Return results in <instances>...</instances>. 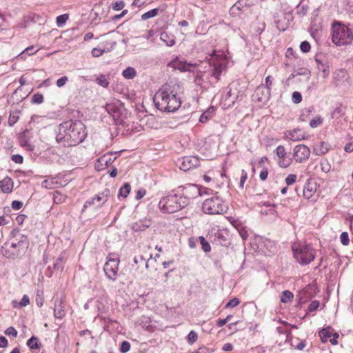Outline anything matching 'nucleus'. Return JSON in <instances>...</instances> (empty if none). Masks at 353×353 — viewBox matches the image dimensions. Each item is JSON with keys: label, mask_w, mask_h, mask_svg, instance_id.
Segmentation results:
<instances>
[{"label": "nucleus", "mask_w": 353, "mask_h": 353, "mask_svg": "<svg viewBox=\"0 0 353 353\" xmlns=\"http://www.w3.org/2000/svg\"><path fill=\"white\" fill-rule=\"evenodd\" d=\"M85 137V128L81 121H67L59 125L56 140L65 147H71L81 143Z\"/></svg>", "instance_id": "1"}, {"label": "nucleus", "mask_w": 353, "mask_h": 353, "mask_svg": "<svg viewBox=\"0 0 353 353\" xmlns=\"http://www.w3.org/2000/svg\"><path fill=\"white\" fill-rule=\"evenodd\" d=\"M157 108L163 112H174L176 111L181 105V101L177 96L175 88L170 85H165L154 98Z\"/></svg>", "instance_id": "2"}, {"label": "nucleus", "mask_w": 353, "mask_h": 353, "mask_svg": "<svg viewBox=\"0 0 353 353\" xmlns=\"http://www.w3.org/2000/svg\"><path fill=\"white\" fill-rule=\"evenodd\" d=\"M332 41L337 46H347L353 41V33L345 24L334 21L332 25Z\"/></svg>", "instance_id": "3"}, {"label": "nucleus", "mask_w": 353, "mask_h": 353, "mask_svg": "<svg viewBox=\"0 0 353 353\" xmlns=\"http://www.w3.org/2000/svg\"><path fill=\"white\" fill-rule=\"evenodd\" d=\"M293 256L301 265H307L316 257V251L310 244L294 243L292 245Z\"/></svg>", "instance_id": "4"}, {"label": "nucleus", "mask_w": 353, "mask_h": 353, "mask_svg": "<svg viewBox=\"0 0 353 353\" xmlns=\"http://www.w3.org/2000/svg\"><path fill=\"white\" fill-rule=\"evenodd\" d=\"M185 206V199L177 194H169L161 199L160 210L163 213H174Z\"/></svg>", "instance_id": "5"}, {"label": "nucleus", "mask_w": 353, "mask_h": 353, "mask_svg": "<svg viewBox=\"0 0 353 353\" xmlns=\"http://www.w3.org/2000/svg\"><path fill=\"white\" fill-rule=\"evenodd\" d=\"M228 58L223 51H214L208 59V63L213 68L212 75L219 80L223 71L225 70L228 65Z\"/></svg>", "instance_id": "6"}, {"label": "nucleus", "mask_w": 353, "mask_h": 353, "mask_svg": "<svg viewBox=\"0 0 353 353\" xmlns=\"http://www.w3.org/2000/svg\"><path fill=\"white\" fill-rule=\"evenodd\" d=\"M223 201L218 196L207 199L202 205L203 212L209 214H220L225 212Z\"/></svg>", "instance_id": "7"}, {"label": "nucleus", "mask_w": 353, "mask_h": 353, "mask_svg": "<svg viewBox=\"0 0 353 353\" xmlns=\"http://www.w3.org/2000/svg\"><path fill=\"white\" fill-rule=\"evenodd\" d=\"M119 262V257L117 254L110 253L108 255L107 261L104 265L103 270L109 279L112 281L117 279Z\"/></svg>", "instance_id": "8"}, {"label": "nucleus", "mask_w": 353, "mask_h": 353, "mask_svg": "<svg viewBox=\"0 0 353 353\" xmlns=\"http://www.w3.org/2000/svg\"><path fill=\"white\" fill-rule=\"evenodd\" d=\"M239 83L233 82L229 85V90L227 97L231 105H234L236 101L241 100L244 97V91L239 89Z\"/></svg>", "instance_id": "9"}, {"label": "nucleus", "mask_w": 353, "mask_h": 353, "mask_svg": "<svg viewBox=\"0 0 353 353\" xmlns=\"http://www.w3.org/2000/svg\"><path fill=\"white\" fill-rule=\"evenodd\" d=\"M310 152V149L307 145L299 144L294 147L293 157L296 162L302 163L309 159Z\"/></svg>", "instance_id": "10"}, {"label": "nucleus", "mask_w": 353, "mask_h": 353, "mask_svg": "<svg viewBox=\"0 0 353 353\" xmlns=\"http://www.w3.org/2000/svg\"><path fill=\"white\" fill-rule=\"evenodd\" d=\"M109 193L110 191L108 190H105L104 192L95 195L90 200L85 202L83 208H86L91 205H94L96 207L102 206L108 200Z\"/></svg>", "instance_id": "11"}, {"label": "nucleus", "mask_w": 353, "mask_h": 353, "mask_svg": "<svg viewBox=\"0 0 353 353\" xmlns=\"http://www.w3.org/2000/svg\"><path fill=\"white\" fill-rule=\"evenodd\" d=\"M121 108L122 103L117 99L112 100L110 102L106 103L105 107L108 113L111 115L114 120L119 119Z\"/></svg>", "instance_id": "12"}, {"label": "nucleus", "mask_w": 353, "mask_h": 353, "mask_svg": "<svg viewBox=\"0 0 353 353\" xmlns=\"http://www.w3.org/2000/svg\"><path fill=\"white\" fill-rule=\"evenodd\" d=\"M116 159L117 157L113 153H106L98 159L94 167L97 170H103L110 166Z\"/></svg>", "instance_id": "13"}, {"label": "nucleus", "mask_w": 353, "mask_h": 353, "mask_svg": "<svg viewBox=\"0 0 353 353\" xmlns=\"http://www.w3.org/2000/svg\"><path fill=\"white\" fill-rule=\"evenodd\" d=\"M219 176L223 177L225 176V173L219 169V167L211 166L209 169L204 172L203 178L205 182L210 183L211 181H217Z\"/></svg>", "instance_id": "14"}, {"label": "nucleus", "mask_w": 353, "mask_h": 353, "mask_svg": "<svg viewBox=\"0 0 353 353\" xmlns=\"http://www.w3.org/2000/svg\"><path fill=\"white\" fill-rule=\"evenodd\" d=\"M317 188L318 184L315 180L307 179L303 186V196L306 199H312L315 195Z\"/></svg>", "instance_id": "15"}, {"label": "nucleus", "mask_w": 353, "mask_h": 353, "mask_svg": "<svg viewBox=\"0 0 353 353\" xmlns=\"http://www.w3.org/2000/svg\"><path fill=\"white\" fill-rule=\"evenodd\" d=\"M168 65L171 68L181 72L191 71V68H195L199 65L197 63H191L181 61L178 58L170 61Z\"/></svg>", "instance_id": "16"}, {"label": "nucleus", "mask_w": 353, "mask_h": 353, "mask_svg": "<svg viewBox=\"0 0 353 353\" xmlns=\"http://www.w3.org/2000/svg\"><path fill=\"white\" fill-rule=\"evenodd\" d=\"M183 197L185 199V205L188 199L198 196L200 194L199 188L194 184H187L183 187Z\"/></svg>", "instance_id": "17"}, {"label": "nucleus", "mask_w": 353, "mask_h": 353, "mask_svg": "<svg viewBox=\"0 0 353 353\" xmlns=\"http://www.w3.org/2000/svg\"><path fill=\"white\" fill-rule=\"evenodd\" d=\"M32 136L29 130L23 131L19 139V143L21 147L28 151H33L34 145L31 141Z\"/></svg>", "instance_id": "18"}, {"label": "nucleus", "mask_w": 353, "mask_h": 353, "mask_svg": "<svg viewBox=\"0 0 353 353\" xmlns=\"http://www.w3.org/2000/svg\"><path fill=\"white\" fill-rule=\"evenodd\" d=\"M285 136L288 139L292 141H299L307 139V134L300 128L289 130L286 132Z\"/></svg>", "instance_id": "19"}, {"label": "nucleus", "mask_w": 353, "mask_h": 353, "mask_svg": "<svg viewBox=\"0 0 353 353\" xmlns=\"http://www.w3.org/2000/svg\"><path fill=\"white\" fill-rule=\"evenodd\" d=\"M276 156L279 157L278 164L281 168H288L291 164L290 159H287L284 146L279 145L276 149Z\"/></svg>", "instance_id": "20"}, {"label": "nucleus", "mask_w": 353, "mask_h": 353, "mask_svg": "<svg viewBox=\"0 0 353 353\" xmlns=\"http://www.w3.org/2000/svg\"><path fill=\"white\" fill-rule=\"evenodd\" d=\"M63 186L60 177L49 176L41 182V187L46 189H55Z\"/></svg>", "instance_id": "21"}, {"label": "nucleus", "mask_w": 353, "mask_h": 353, "mask_svg": "<svg viewBox=\"0 0 353 353\" xmlns=\"http://www.w3.org/2000/svg\"><path fill=\"white\" fill-rule=\"evenodd\" d=\"M199 165V159L194 156L186 157L183 159L181 169L188 170Z\"/></svg>", "instance_id": "22"}, {"label": "nucleus", "mask_w": 353, "mask_h": 353, "mask_svg": "<svg viewBox=\"0 0 353 353\" xmlns=\"http://www.w3.org/2000/svg\"><path fill=\"white\" fill-rule=\"evenodd\" d=\"M330 145L325 141L316 143L313 147V154L317 156H322L329 152Z\"/></svg>", "instance_id": "23"}, {"label": "nucleus", "mask_w": 353, "mask_h": 353, "mask_svg": "<svg viewBox=\"0 0 353 353\" xmlns=\"http://www.w3.org/2000/svg\"><path fill=\"white\" fill-rule=\"evenodd\" d=\"M66 314L65 302L61 299L58 303L55 304L54 307V316L56 319H61Z\"/></svg>", "instance_id": "24"}, {"label": "nucleus", "mask_w": 353, "mask_h": 353, "mask_svg": "<svg viewBox=\"0 0 353 353\" xmlns=\"http://www.w3.org/2000/svg\"><path fill=\"white\" fill-rule=\"evenodd\" d=\"M13 181L10 177H6L0 181V188L3 193H10L13 190Z\"/></svg>", "instance_id": "25"}, {"label": "nucleus", "mask_w": 353, "mask_h": 353, "mask_svg": "<svg viewBox=\"0 0 353 353\" xmlns=\"http://www.w3.org/2000/svg\"><path fill=\"white\" fill-rule=\"evenodd\" d=\"M334 332L333 330L328 327L321 330L319 332V336L323 343H326L330 338H331Z\"/></svg>", "instance_id": "26"}, {"label": "nucleus", "mask_w": 353, "mask_h": 353, "mask_svg": "<svg viewBox=\"0 0 353 353\" xmlns=\"http://www.w3.org/2000/svg\"><path fill=\"white\" fill-rule=\"evenodd\" d=\"M160 39L168 46H173L175 44V39H174V36L170 35L166 32H161Z\"/></svg>", "instance_id": "27"}, {"label": "nucleus", "mask_w": 353, "mask_h": 353, "mask_svg": "<svg viewBox=\"0 0 353 353\" xmlns=\"http://www.w3.org/2000/svg\"><path fill=\"white\" fill-rule=\"evenodd\" d=\"M12 304V307L14 308H21L30 304V299L27 294H24L19 302L13 301Z\"/></svg>", "instance_id": "28"}, {"label": "nucleus", "mask_w": 353, "mask_h": 353, "mask_svg": "<svg viewBox=\"0 0 353 353\" xmlns=\"http://www.w3.org/2000/svg\"><path fill=\"white\" fill-rule=\"evenodd\" d=\"M265 83H266V85L265 87L266 88V93L263 95V97L259 98V101H261V102L266 101L269 99L270 92V86L272 85V81H271L270 76H268L265 78Z\"/></svg>", "instance_id": "29"}, {"label": "nucleus", "mask_w": 353, "mask_h": 353, "mask_svg": "<svg viewBox=\"0 0 353 353\" xmlns=\"http://www.w3.org/2000/svg\"><path fill=\"white\" fill-rule=\"evenodd\" d=\"M318 63V70L321 72L322 77L327 78L330 74V67L327 63H322L319 60H316Z\"/></svg>", "instance_id": "30"}, {"label": "nucleus", "mask_w": 353, "mask_h": 353, "mask_svg": "<svg viewBox=\"0 0 353 353\" xmlns=\"http://www.w3.org/2000/svg\"><path fill=\"white\" fill-rule=\"evenodd\" d=\"M67 196L59 191H54L53 193V201L56 204H61L65 202Z\"/></svg>", "instance_id": "31"}, {"label": "nucleus", "mask_w": 353, "mask_h": 353, "mask_svg": "<svg viewBox=\"0 0 353 353\" xmlns=\"http://www.w3.org/2000/svg\"><path fill=\"white\" fill-rule=\"evenodd\" d=\"M214 113V109L213 108H209L207 111L204 112L199 118V121L202 123H206L213 116Z\"/></svg>", "instance_id": "32"}, {"label": "nucleus", "mask_w": 353, "mask_h": 353, "mask_svg": "<svg viewBox=\"0 0 353 353\" xmlns=\"http://www.w3.org/2000/svg\"><path fill=\"white\" fill-rule=\"evenodd\" d=\"M27 345L30 350H39L41 347V344L39 343L38 339L35 336H32L28 340Z\"/></svg>", "instance_id": "33"}, {"label": "nucleus", "mask_w": 353, "mask_h": 353, "mask_svg": "<svg viewBox=\"0 0 353 353\" xmlns=\"http://www.w3.org/2000/svg\"><path fill=\"white\" fill-rule=\"evenodd\" d=\"M131 187L128 183H125L119 191V196L126 198L130 192Z\"/></svg>", "instance_id": "34"}, {"label": "nucleus", "mask_w": 353, "mask_h": 353, "mask_svg": "<svg viewBox=\"0 0 353 353\" xmlns=\"http://www.w3.org/2000/svg\"><path fill=\"white\" fill-rule=\"evenodd\" d=\"M123 76L128 79H132L136 76V70L132 67H128L123 71Z\"/></svg>", "instance_id": "35"}, {"label": "nucleus", "mask_w": 353, "mask_h": 353, "mask_svg": "<svg viewBox=\"0 0 353 353\" xmlns=\"http://www.w3.org/2000/svg\"><path fill=\"white\" fill-rule=\"evenodd\" d=\"M293 298H294V295L291 292H290L288 290H285L282 293L281 301L282 303H289L292 301Z\"/></svg>", "instance_id": "36"}, {"label": "nucleus", "mask_w": 353, "mask_h": 353, "mask_svg": "<svg viewBox=\"0 0 353 353\" xmlns=\"http://www.w3.org/2000/svg\"><path fill=\"white\" fill-rule=\"evenodd\" d=\"M158 13H159V9H157V8L150 10V11H148L141 15V19L146 20L150 18L154 17L158 14Z\"/></svg>", "instance_id": "37"}, {"label": "nucleus", "mask_w": 353, "mask_h": 353, "mask_svg": "<svg viewBox=\"0 0 353 353\" xmlns=\"http://www.w3.org/2000/svg\"><path fill=\"white\" fill-rule=\"evenodd\" d=\"M69 19L68 14H63L59 15L56 19L57 25L58 27H62Z\"/></svg>", "instance_id": "38"}, {"label": "nucleus", "mask_w": 353, "mask_h": 353, "mask_svg": "<svg viewBox=\"0 0 353 353\" xmlns=\"http://www.w3.org/2000/svg\"><path fill=\"white\" fill-rule=\"evenodd\" d=\"M97 83L104 87V88H107L109 85V81L107 79V78L105 77V75L103 74H101L99 75L97 78Z\"/></svg>", "instance_id": "39"}, {"label": "nucleus", "mask_w": 353, "mask_h": 353, "mask_svg": "<svg viewBox=\"0 0 353 353\" xmlns=\"http://www.w3.org/2000/svg\"><path fill=\"white\" fill-rule=\"evenodd\" d=\"M197 339H198L197 333L194 330L190 331L187 337L188 343L189 344L192 345L194 343H195L197 341Z\"/></svg>", "instance_id": "40"}, {"label": "nucleus", "mask_w": 353, "mask_h": 353, "mask_svg": "<svg viewBox=\"0 0 353 353\" xmlns=\"http://www.w3.org/2000/svg\"><path fill=\"white\" fill-rule=\"evenodd\" d=\"M266 93V88L265 85H261L257 87L255 91V97L259 101V97H263V95Z\"/></svg>", "instance_id": "41"}, {"label": "nucleus", "mask_w": 353, "mask_h": 353, "mask_svg": "<svg viewBox=\"0 0 353 353\" xmlns=\"http://www.w3.org/2000/svg\"><path fill=\"white\" fill-rule=\"evenodd\" d=\"M199 241L202 245V249L204 252H208L210 251L211 247L209 243L205 239L203 236H199Z\"/></svg>", "instance_id": "42"}, {"label": "nucleus", "mask_w": 353, "mask_h": 353, "mask_svg": "<svg viewBox=\"0 0 353 353\" xmlns=\"http://www.w3.org/2000/svg\"><path fill=\"white\" fill-rule=\"evenodd\" d=\"M320 167L322 172L324 173H328L331 169V165L327 160L321 161Z\"/></svg>", "instance_id": "43"}, {"label": "nucleus", "mask_w": 353, "mask_h": 353, "mask_svg": "<svg viewBox=\"0 0 353 353\" xmlns=\"http://www.w3.org/2000/svg\"><path fill=\"white\" fill-rule=\"evenodd\" d=\"M340 241L342 243V245L347 246L350 243V239H349V235L348 233L346 232H343L341 233L340 236Z\"/></svg>", "instance_id": "44"}, {"label": "nucleus", "mask_w": 353, "mask_h": 353, "mask_svg": "<svg viewBox=\"0 0 353 353\" xmlns=\"http://www.w3.org/2000/svg\"><path fill=\"white\" fill-rule=\"evenodd\" d=\"M323 123V119L321 117H316L314 119H312L310 122V125L311 128H316L321 125Z\"/></svg>", "instance_id": "45"}, {"label": "nucleus", "mask_w": 353, "mask_h": 353, "mask_svg": "<svg viewBox=\"0 0 353 353\" xmlns=\"http://www.w3.org/2000/svg\"><path fill=\"white\" fill-rule=\"evenodd\" d=\"M32 103L40 104L43 101V96L40 93L34 94L31 100Z\"/></svg>", "instance_id": "46"}, {"label": "nucleus", "mask_w": 353, "mask_h": 353, "mask_svg": "<svg viewBox=\"0 0 353 353\" xmlns=\"http://www.w3.org/2000/svg\"><path fill=\"white\" fill-rule=\"evenodd\" d=\"M240 304V300L238 298H234L228 302L225 306V308H233Z\"/></svg>", "instance_id": "47"}, {"label": "nucleus", "mask_w": 353, "mask_h": 353, "mask_svg": "<svg viewBox=\"0 0 353 353\" xmlns=\"http://www.w3.org/2000/svg\"><path fill=\"white\" fill-rule=\"evenodd\" d=\"M125 6V3L123 1H116L112 4V9L115 11L121 10Z\"/></svg>", "instance_id": "48"}, {"label": "nucleus", "mask_w": 353, "mask_h": 353, "mask_svg": "<svg viewBox=\"0 0 353 353\" xmlns=\"http://www.w3.org/2000/svg\"><path fill=\"white\" fill-rule=\"evenodd\" d=\"M248 179V174L247 172L244 170H241V179H240V188H244V183Z\"/></svg>", "instance_id": "49"}, {"label": "nucleus", "mask_w": 353, "mask_h": 353, "mask_svg": "<svg viewBox=\"0 0 353 353\" xmlns=\"http://www.w3.org/2000/svg\"><path fill=\"white\" fill-rule=\"evenodd\" d=\"M296 179H297V176L296 174H289L285 178V183H286L287 185H292L293 183H294Z\"/></svg>", "instance_id": "50"}, {"label": "nucleus", "mask_w": 353, "mask_h": 353, "mask_svg": "<svg viewBox=\"0 0 353 353\" xmlns=\"http://www.w3.org/2000/svg\"><path fill=\"white\" fill-rule=\"evenodd\" d=\"M310 44L309 43V42L305 41H303L301 42V45H300V49L303 52H308L310 50Z\"/></svg>", "instance_id": "51"}, {"label": "nucleus", "mask_w": 353, "mask_h": 353, "mask_svg": "<svg viewBox=\"0 0 353 353\" xmlns=\"http://www.w3.org/2000/svg\"><path fill=\"white\" fill-rule=\"evenodd\" d=\"M130 349V344L129 342L125 341H123L121 345V347H120V351L122 353H126L128 352Z\"/></svg>", "instance_id": "52"}, {"label": "nucleus", "mask_w": 353, "mask_h": 353, "mask_svg": "<svg viewBox=\"0 0 353 353\" xmlns=\"http://www.w3.org/2000/svg\"><path fill=\"white\" fill-rule=\"evenodd\" d=\"M292 99L294 103H299L302 101L301 94L297 91H295L292 94Z\"/></svg>", "instance_id": "53"}, {"label": "nucleus", "mask_w": 353, "mask_h": 353, "mask_svg": "<svg viewBox=\"0 0 353 353\" xmlns=\"http://www.w3.org/2000/svg\"><path fill=\"white\" fill-rule=\"evenodd\" d=\"M5 334L12 337H17L18 332L14 327L10 326L6 330Z\"/></svg>", "instance_id": "54"}, {"label": "nucleus", "mask_w": 353, "mask_h": 353, "mask_svg": "<svg viewBox=\"0 0 353 353\" xmlns=\"http://www.w3.org/2000/svg\"><path fill=\"white\" fill-rule=\"evenodd\" d=\"M11 159L12 161H14L15 163H17V164H22L23 162V158L20 154L12 155Z\"/></svg>", "instance_id": "55"}, {"label": "nucleus", "mask_w": 353, "mask_h": 353, "mask_svg": "<svg viewBox=\"0 0 353 353\" xmlns=\"http://www.w3.org/2000/svg\"><path fill=\"white\" fill-rule=\"evenodd\" d=\"M39 49L34 50V46H32L26 48L22 54H26L28 56H30L34 54Z\"/></svg>", "instance_id": "56"}, {"label": "nucleus", "mask_w": 353, "mask_h": 353, "mask_svg": "<svg viewBox=\"0 0 353 353\" xmlns=\"http://www.w3.org/2000/svg\"><path fill=\"white\" fill-rule=\"evenodd\" d=\"M104 52L105 51L103 49L94 48L92 50V55L94 57H99L101 56L104 53Z\"/></svg>", "instance_id": "57"}, {"label": "nucleus", "mask_w": 353, "mask_h": 353, "mask_svg": "<svg viewBox=\"0 0 353 353\" xmlns=\"http://www.w3.org/2000/svg\"><path fill=\"white\" fill-rule=\"evenodd\" d=\"M232 316V315H228L224 319H219L216 321V325L219 327L223 326L224 325H225L227 323V322H228L231 319Z\"/></svg>", "instance_id": "58"}, {"label": "nucleus", "mask_w": 353, "mask_h": 353, "mask_svg": "<svg viewBox=\"0 0 353 353\" xmlns=\"http://www.w3.org/2000/svg\"><path fill=\"white\" fill-rule=\"evenodd\" d=\"M319 307V303L317 301H314L310 303L309 305L308 309L310 312L315 311Z\"/></svg>", "instance_id": "59"}, {"label": "nucleus", "mask_w": 353, "mask_h": 353, "mask_svg": "<svg viewBox=\"0 0 353 353\" xmlns=\"http://www.w3.org/2000/svg\"><path fill=\"white\" fill-rule=\"evenodd\" d=\"M68 80V79L66 76L62 77L57 81V85L61 88L66 83Z\"/></svg>", "instance_id": "60"}, {"label": "nucleus", "mask_w": 353, "mask_h": 353, "mask_svg": "<svg viewBox=\"0 0 353 353\" xmlns=\"http://www.w3.org/2000/svg\"><path fill=\"white\" fill-rule=\"evenodd\" d=\"M12 208L14 210H19L23 206V203L19 201H13L11 204Z\"/></svg>", "instance_id": "61"}, {"label": "nucleus", "mask_w": 353, "mask_h": 353, "mask_svg": "<svg viewBox=\"0 0 353 353\" xmlns=\"http://www.w3.org/2000/svg\"><path fill=\"white\" fill-rule=\"evenodd\" d=\"M268 176V170L267 168L263 169L260 172L259 177L261 181H265Z\"/></svg>", "instance_id": "62"}, {"label": "nucleus", "mask_w": 353, "mask_h": 353, "mask_svg": "<svg viewBox=\"0 0 353 353\" xmlns=\"http://www.w3.org/2000/svg\"><path fill=\"white\" fill-rule=\"evenodd\" d=\"M145 193H146V191L145 189H143V188L139 189L137 192L136 199L137 200L142 199L145 195Z\"/></svg>", "instance_id": "63"}, {"label": "nucleus", "mask_w": 353, "mask_h": 353, "mask_svg": "<svg viewBox=\"0 0 353 353\" xmlns=\"http://www.w3.org/2000/svg\"><path fill=\"white\" fill-rule=\"evenodd\" d=\"M344 150L347 152H353V141L347 143L345 145V146L344 148Z\"/></svg>", "instance_id": "64"}]
</instances>
